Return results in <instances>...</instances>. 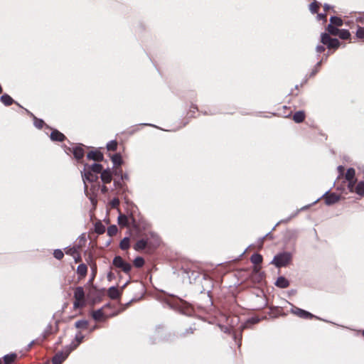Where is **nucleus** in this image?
Wrapping results in <instances>:
<instances>
[{"instance_id":"6e6552de","label":"nucleus","mask_w":364,"mask_h":364,"mask_svg":"<svg viewBox=\"0 0 364 364\" xmlns=\"http://www.w3.org/2000/svg\"><path fill=\"white\" fill-rule=\"evenodd\" d=\"M112 174L109 168L105 169L101 173V179L104 183H108L112 181Z\"/></svg>"},{"instance_id":"f3484780","label":"nucleus","mask_w":364,"mask_h":364,"mask_svg":"<svg viewBox=\"0 0 364 364\" xmlns=\"http://www.w3.org/2000/svg\"><path fill=\"white\" fill-rule=\"evenodd\" d=\"M330 24L336 26H341L343 25V21L341 18L333 16L330 18Z\"/></svg>"},{"instance_id":"412c9836","label":"nucleus","mask_w":364,"mask_h":364,"mask_svg":"<svg viewBox=\"0 0 364 364\" xmlns=\"http://www.w3.org/2000/svg\"><path fill=\"white\" fill-rule=\"evenodd\" d=\"M87 270V269L86 265H85V264H80L77 267V272L80 276L85 277L86 275Z\"/></svg>"},{"instance_id":"dca6fc26","label":"nucleus","mask_w":364,"mask_h":364,"mask_svg":"<svg viewBox=\"0 0 364 364\" xmlns=\"http://www.w3.org/2000/svg\"><path fill=\"white\" fill-rule=\"evenodd\" d=\"M73 154L76 159H80L84 156V151L82 147H75L73 149Z\"/></svg>"},{"instance_id":"c03bdc74","label":"nucleus","mask_w":364,"mask_h":364,"mask_svg":"<svg viewBox=\"0 0 364 364\" xmlns=\"http://www.w3.org/2000/svg\"><path fill=\"white\" fill-rule=\"evenodd\" d=\"M324 9L326 10V9H329V6L328 5H325L324 6Z\"/></svg>"},{"instance_id":"2f4dec72","label":"nucleus","mask_w":364,"mask_h":364,"mask_svg":"<svg viewBox=\"0 0 364 364\" xmlns=\"http://www.w3.org/2000/svg\"><path fill=\"white\" fill-rule=\"evenodd\" d=\"M146 242L144 241V240H140L136 244V246H135V248L136 250H141V249H143L146 247Z\"/></svg>"},{"instance_id":"7c9ffc66","label":"nucleus","mask_w":364,"mask_h":364,"mask_svg":"<svg viewBox=\"0 0 364 364\" xmlns=\"http://www.w3.org/2000/svg\"><path fill=\"white\" fill-rule=\"evenodd\" d=\"M134 263L136 267H140L144 264V259L141 257H137L134 259Z\"/></svg>"},{"instance_id":"a19ab883","label":"nucleus","mask_w":364,"mask_h":364,"mask_svg":"<svg viewBox=\"0 0 364 364\" xmlns=\"http://www.w3.org/2000/svg\"><path fill=\"white\" fill-rule=\"evenodd\" d=\"M318 19H324L326 21V15L318 14L317 16Z\"/></svg>"},{"instance_id":"5701e85b","label":"nucleus","mask_w":364,"mask_h":364,"mask_svg":"<svg viewBox=\"0 0 364 364\" xmlns=\"http://www.w3.org/2000/svg\"><path fill=\"white\" fill-rule=\"evenodd\" d=\"M1 100L6 105H9L12 104V102H13L12 98L8 95H2L1 97Z\"/></svg>"},{"instance_id":"0eeeda50","label":"nucleus","mask_w":364,"mask_h":364,"mask_svg":"<svg viewBox=\"0 0 364 364\" xmlns=\"http://www.w3.org/2000/svg\"><path fill=\"white\" fill-rule=\"evenodd\" d=\"M87 158L94 161H101L103 160V154L99 151H92L88 153Z\"/></svg>"},{"instance_id":"f704fd0d","label":"nucleus","mask_w":364,"mask_h":364,"mask_svg":"<svg viewBox=\"0 0 364 364\" xmlns=\"http://www.w3.org/2000/svg\"><path fill=\"white\" fill-rule=\"evenodd\" d=\"M356 36L360 38H364V28H359L356 32Z\"/></svg>"},{"instance_id":"c85d7f7f","label":"nucleus","mask_w":364,"mask_h":364,"mask_svg":"<svg viewBox=\"0 0 364 364\" xmlns=\"http://www.w3.org/2000/svg\"><path fill=\"white\" fill-rule=\"evenodd\" d=\"M117 146V143L116 141H111L107 144V148L108 150L114 151L116 150Z\"/></svg>"},{"instance_id":"ddd939ff","label":"nucleus","mask_w":364,"mask_h":364,"mask_svg":"<svg viewBox=\"0 0 364 364\" xmlns=\"http://www.w3.org/2000/svg\"><path fill=\"white\" fill-rule=\"evenodd\" d=\"M353 192H355L357 194L360 196L364 195V182L360 181L359 182L357 186H355V190L353 189Z\"/></svg>"},{"instance_id":"72a5a7b5","label":"nucleus","mask_w":364,"mask_h":364,"mask_svg":"<svg viewBox=\"0 0 364 364\" xmlns=\"http://www.w3.org/2000/svg\"><path fill=\"white\" fill-rule=\"evenodd\" d=\"M309 9H310V11L312 13H316L317 11V9H318V4H317V3L316 1L311 3L310 4V6H309Z\"/></svg>"},{"instance_id":"4468645a","label":"nucleus","mask_w":364,"mask_h":364,"mask_svg":"<svg viewBox=\"0 0 364 364\" xmlns=\"http://www.w3.org/2000/svg\"><path fill=\"white\" fill-rule=\"evenodd\" d=\"M109 296L112 299H117L119 296V291L116 287H111L108 291Z\"/></svg>"},{"instance_id":"39448f33","label":"nucleus","mask_w":364,"mask_h":364,"mask_svg":"<svg viewBox=\"0 0 364 364\" xmlns=\"http://www.w3.org/2000/svg\"><path fill=\"white\" fill-rule=\"evenodd\" d=\"M292 314L304 318H312L313 315L308 311H306L303 309H299L297 307H292L291 309Z\"/></svg>"},{"instance_id":"20e7f679","label":"nucleus","mask_w":364,"mask_h":364,"mask_svg":"<svg viewBox=\"0 0 364 364\" xmlns=\"http://www.w3.org/2000/svg\"><path fill=\"white\" fill-rule=\"evenodd\" d=\"M113 264L117 267L121 268L125 272H128L131 269L130 264L124 262L120 257H116L113 260Z\"/></svg>"},{"instance_id":"f03ea898","label":"nucleus","mask_w":364,"mask_h":364,"mask_svg":"<svg viewBox=\"0 0 364 364\" xmlns=\"http://www.w3.org/2000/svg\"><path fill=\"white\" fill-rule=\"evenodd\" d=\"M74 307L79 308L84 305L85 304V293L82 287H78L75 289L74 292Z\"/></svg>"},{"instance_id":"2eb2a0df","label":"nucleus","mask_w":364,"mask_h":364,"mask_svg":"<svg viewBox=\"0 0 364 364\" xmlns=\"http://www.w3.org/2000/svg\"><path fill=\"white\" fill-rule=\"evenodd\" d=\"M112 161L114 166H120L122 164L123 161L120 154H115L112 156Z\"/></svg>"},{"instance_id":"79ce46f5","label":"nucleus","mask_w":364,"mask_h":364,"mask_svg":"<svg viewBox=\"0 0 364 364\" xmlns=\"http://www.w3.org/2000/svg\"><path fill=\"white\" fill-rule=\"evenodd\" d=\"M82 338V336H80L79 335L76 336V339L77 341V344H79Z\"/></svg>"},{"instance_id":"e433bc0d","label":"nucleus","mask_w":364,"mask_h":364,"mask_svg":"<svg viewBox=\"0 0 364 364\" xmlns=\"http://www.w3.org/2000/svg\"><path fill=\"white\" fill-rule=\"evenodd\" d=\"M87 323L84 321H80L75 323V326L77 328H82L85 327L86 326Z\"/></svg>"},{"instance_id":"4c0bfd02","label":"nucleus","mask_w":364,"mask_h":364,"mask_svg":"<svg viewBox=\"0 0 364 364\" xmlns=\"http://www.w3.org/2000/svg\"><path fill=\"white\" fill-rule=\"evenodd\" d=\"M119 204V200L117 198L113 199L110 203V205H112V208H116Z\"/></svg>"},{"instance_id":"1a4fd4ad","label":"nucleus","mask_w":364,"mask_h":364,"mask_svg":"<svg viewBox=\"0 0 364 364\" xmlns=\"http://www.w3.org/2000/svg\"><path fill=\"white\" fill-rule=\"evenodd\" d=\"M68 353L69 352H67L66 353H60L56 354L53 358V364H61L62 362L66 358Z\"/></svg>"},{"instance_id":"473e14b6","label":"nucleus","mask_w":364,"mask_h":364,"mask_svg":"<svg viewBox=\"0 0 364 364\" xmlns=\"http://www.w3.org/2000/svg\"><path fill=\"white\" fill-rule=\"evenodd\" d=\"M53 255L56 259H60L63 257V252L60 250H56L54 251Z\"/></svg>"},{"instance_id":"cd10ccee","label":"nucleus","mask_w":364,"mask_h":364,"mask_svg":"<svg viewBox=\"0 0 364 364\" xmlns=\"http://www.w3.org/2000/svg\"><path fill=\"white\" fill-rule=\"evenodd\" d=\"M331 39L332 38H331L326 33H323L321 35V42L325 45L328 46Z\"/></svg>"},{"instance_id":"a878e982","label":"nucleus","mask_w":364,"mask_h":364,"mask_svg":"<svg viewBox=\"0 0 364 364\" xmlns=\"http://www.w3.org/2000/svg\"><path fill=\"white\" fill-rule=\"evenodd\" d=\"M16 358L15 354L6 355L4 358V361L5 364H10L12 363Z\"/></svg>"},{"instance_id":"f257e3e1","label":"nucleus","mask_w":364,"mask_h":364,"mask_svg":"<svg viewBox=\"0 0 364 364\" xmlns=\"http://www.w3.org/2000/svg\"><path fill=\"white\" fill-rule=\"evenodd\" d=\"M102 166L101 164H94L92 166H89L87 170V169L84 170V171H85L84 176H83L84 182L85 183V180L90 181H95L97 179V176L92 174L91 171H92L95 173H99L102 172Z\"/></svg>"},{"instance_id":"bb28decb","label":"nucleus","mask_w":364,"mask_h":364,"mask_svg":"<svg viewBox=\"0 0 364 364\" xmlns=\"http://www.w3.org/2000/svg\"><path fill=\"white\" fill-rule=\"evenodd\" d=\"M129 246V240L127 237L124 238L122 242H120V247L122 250H126Z\"/></svg>"},{"instance_id":"37998d69","label":"nucleus","mask_w":364,"mask_h":364,"mask_svg":"<svg viewBox=\"0 0 364 364\" xmlns=\"http://www.w3.org/2000/svg\"><path fill=\"white\" fill-rule=\"evenodd\" d=\"M107 189L106 186H103V187L102 188V192H104V193H105V192L107 191Z\"/></svg>"},{"instance_id":"f8f14e48","label":"nucleus","mask_w":364,"mask_h":364,"mask_svg":"<svg viewBox=\"0 0 364 364\" xmlns=\"http://www.w3.org/2000/svg\"><path fill=\"white\" fill-rule=\"evenodd\" d=\"M275 284L280 288H286L289 285V282L284 277H279Z\"/></svg>"},{"instance_id":"a18cd8bd","label":"nucleus","mask_w":364,"mask_h":364,"mask_svg":"<svg viewBox=\"0 0 364 364\" xmlns=\"http://www.w3.org/2000/svg\"><path fill=\"white\" fill-rule=\"evenodd\" d=\"M85 167H87V168H85V169H87V170L89 166H87V165H85Z\"/></svg>"},{"instance_id":"9b49d317","label":"nucleus","mask_w":364,"mask_h":364,"mask_svg":"<svg viewBox=\"0 0 364 364\" xmlns=\"http://www.w3.org/2000/svg\"><path fill=\"white\" fill-rule=\"evenodd\" d=\"M64 138H65L64 135L57 130L52 132V133L50 134V139L53 141H61L64 139Z\"/></svg>"},{"instance_id":"aec40b11","label":"nucleus","mask_w":364,"mask_h":364,"mask_svg":"<svg viewBox=\"0 0 364 364\" xmlns=\"http://www.w3.org/2000/svg\"><path fill=\"white\" fill-rule=\"evenodd\" d=\"M118 223L119 225L126 226L128 224V218L124 215L120 214L118 217Z\"/></svg>"},{"instance_id":"58836bf2","label":"nucleus","mask_w":364,"mask_h":364,"mask_svg":"<svg viewBox=\"0 0 364 364\" xmlns=\"http://www.w3.org/2000/svg\"><path fill=\"white\" fill-rule=\"evenodd\" d=\"M102 311H95L93 313V317L95 318V319H100L102 316Z\"/></svg>"},{"instance_id":"393cba45","label":"nucleus","mask_w":364,"mask_h":364,"mask_svg":"<svg viewBox=\"0 0 364 364\" xmlns=\"http://www.w3.org/2000/svg\"><path fill=\"white\" fill-rule=\"evenodd\" d=\"M262 260V257L260 255L255 254L251 257V261L255 264H259Z\"/></svg>"},{"instance_id":"c9c22d12","label":"nucleus","mask_w":364,"mask_h":364,"mask_svg":"<svg viewBox=\"0 0 364 364\" xmlns=\"http://www.w3.org/2000/svg\"><path fill=\"white\" fill-rule=\"evenodd\" d=\"M43 122L41 119H35L34 124L36 127L41 128L43 127Z\"/></svg>"},{"instance_id":"a211bd4d","label":"nucleus","mask_w":364,"mask_h":364,"mask_svg":"<svg viewBox=\"0 0 364 364\" xmlns=\"http://www.w3.org/2000/svg\"><path fill=\"white\" fill-rule=\"evenodd\" d=\"M294 120L297 122H301L304 119V113L303 112H297L293 117Z\"/></svg>"},{"instance_id":"c756f323","label":"nucleus","mask_w":364,"mask_h":364,"mask_svg":"<svg viewBox=\"0 0 364 364\" xmlns=\"http://www.w3.org/2000/svg\"><path fill=\"white\" fill-rule=\"evenodd\" d=\"M117 232V228L115 225H112V226L109 227L107 229V233L110 236L116 235Z\"/></svg>"},{"instance_id":"4be33fe9","label":"nucleus","mask_w":364,"mask_h":364,"mask_svg":"<svg viewBox=\"0 0 364 364\" xmlns=\"http://www.w3.org/2000/svg\"><path fill=\"white\" fill-rule=\"evenodd\" d=\"M337 26H333L332 24H328L327 27V30L328 33L333 36H337L339 31V29L336 28Z\"/></svg>"},{"instance_id":"6ab92c4d","label":"nucleus","mask_w":364,"mask_h":364,"mask_svg":"<svg viewBox=\"0 0 364 364\" xmlns=\"http://www.w3.org/2000/svg\"><path fill=\"white\" fill-rule=\"evenodd\" d=\"M338 36L342 39H348L350 38V34L348 30L341 29L339 30Z\"/></svg>"},{"instance_id":"ea45409f","label":"nucleus","mask_w":364,"mask_h":364,"mask_svg":"<svg viewBox=\"0 0 364 364\" xmlns=\"http://www.w3.org/2000/svg\"><path fill=\"white\" fill-rule=\"evenodd\" d=\"M316 50L318 53H321V52H323L324 50V48L323 46H318L316 47Z\"/></svg>"},{"instance_id":"423d86ee","label":"nucleus","mask_w":364,"mask_h":364,"mask_svg":"<svg viewBox=\"0 0 364 364\" xmlns=\"http://www.w3.org/2000/svg\"><path fill=\"white\" fill-rule=\"evenodd\" d=\"M355 177V170L353 168L348 169L346 173V178L348 181V188L350 192L353 191V179Z\"/></svg>"},{"instance_id":"9d476101","label":"nucleus","mask_w":364,"mask_h":364,"mask_svg":"<svg viewBox=\"0 0 364 364\" xmlns=\"http://www.w3.org/2000/svg\"><path fill=\"white\" fill-rule=\"evenodd\" d=\"M338 200H339V196L335 193H331L329 195H327L325 197L326 203L327 205L333 204V203H336L337 201H338Z\"/></svg>"},{"instance_id":"7ed1b4c3","label":"nucleus","mask_w":364,"mask_h":364,"mask_svg":"<svg viewBox=\"0 0 364 364\" xmlns=\"http://www.w3.org/2000/svg\"><path fill=\"white\" fill-rule=\"evenodd\" d=\"M291 260V255L289 253H283L274 257L273 263L277 267H282L287 265Z\"/></svg>"},{"instance_id":"b1692460","label":"nucleus","mask_w":364,"mask_h":364,"mask_svg":"<svg viewBox=\"0 0 364 364\" xmlns=\"http://www.w3.org/2000/svg\"><path fill=\"white\" fill-rule=\"evenodd\" d=\"M340 46V43L337 39L332 38L329 43L328 44V47L330 48H338Z\"/></svg>"}]
</instances>
